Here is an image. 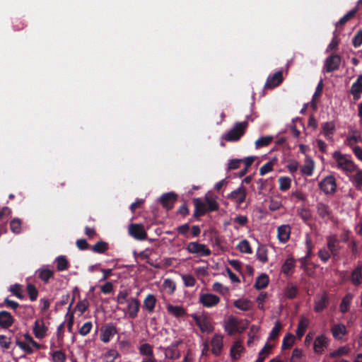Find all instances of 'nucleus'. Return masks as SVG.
Segmentation results:
<instances>
[{"mask_svg":"<svg viewBox=\"0 0 362 362\" xmlns=\"http://www.w3.org/2000/svg\"><path fill=\"white\" fill-rule=\"evenodd\" d=\"M349 155L342 154L340 151H334L332 158L337 163V168L346 172L353 173L357 169V165L349 158Z\"/></svg>","mask_w":362,"mask_h":362,"instance_id":"nucleus-1","label":"nucleus"},{"mask_svg":"<svg viewBox=\"0 0 362 362\" xmlns=\"http://www.w3.org/2000/svg\"><path fill=\"white\" fill-rule=\"evenodd\" d=\"M238 249L243 253L246 254H252V250L251 248L250 244L248 240H241L238 245Z\"/></svg>","mask_w":362,"mask_h":362,"instance_id":"nucleus-48","label":"nucleus"},{"mask_svg":"<svg viewBox=\"0 0 362 362\" xmlns=\"http://www.w3.org/2000/svg\"><path fill=\"white\" fill-rule=\"evenodd\" d=\"M224 329L228 335H233L235 332H242L245 327H240L237 318L230 315L224 322Z\"/></svg>","mask_w":362,"mask_h":362,"instance_id":"nucleus-7","label":"nucleus"},{"mask_svg":"<svg viewBox=\"0 0 362 362\" xmlns=\"http://www.w3.org/2000/svg\"><path fill=\"white\" fill-rule=\"evenodd\" d=\"M47 330V327L45 325V323L42 320H37L35 322L33 327V333L36 338L42 339L46 335V332Z\"/></svg>","mask_w":362,"mask_h":362,"instance_id":"nucleus-24","label":"nucleus"},{"mask_svg":"<svg viewBox=\"0 0 362 362\" xmlns=\"http://www.w3.org/2000/svg\"><path fill=\"white\" fill-rule=\"evenodd\" d=\"M361 142L362 138L360 132L357 129H353L349 132L346 139L344 141V144L352 147L355 144Z\"/></svg>","mask_w":362,"mask_h":362,"instance_id":"nucleus-16","label":"nucleus"},{"mask_svg":"<svg viewBox=\"0 0 362 362\" xmlns=\"http://www.w3.org/2000/svg\"><path fill=\"white\" fill-rule=\"evenodd\" d=\"M283 72L278 71L272 76H269L264 85L265 89H273L279 86L283 81Z\"/></svg>","mask_w":362,"mask_h":362,"instance_id":"nucleus-12","label":"nucleus"},{"mask_svg":"<svg viewBox=\"0 0 362 362\" xmlns=\"http://www.w3.org/2000/svg\"><path fill=\"white\" fill-rule=\"evenodd\" d=\"M233 305L241 310L248 311L251 310V302L247 299H238L233 302Z\"/></svg>","mask_w":362,"mask_h":362,"instance_id":"nucleus-37","label":"nucleus"},{"mask_svg":"<svg viewBox=\"0 0 362 362\" xmlns=\"http://www.w3.org/2000/svg\"><path fill=\"white\" fill-rule=\"evenodd\" d=\"M350 351L349 347L346 346H341L335 351L329 354L330 358H337L342 356L347 355Z\"/></svg>","mask_w":362,"mask_h":362,"instance_id":"nucleus-43","label":"nucleus"},{"mask_svg":"<svg viewBox=\"0 0 362 362\" xmlns=\"http://www.w3.org/2000/svg\"><path fill=\"white\" fill-rule=\"evenodd\" d=\"M279 189L281 191H286L291 187V180L288 177H280L279 178Z\"/></svg>","mask_w":362,"mask_h":362,"instance_id":"nucleus-52","label":"nucleus"},{"mask_svg":"<svg viewBox=\"0 0 362 362\" xmlns=\"http://www.w3.org/2000/svg\"><path fill=\"white\" fill-rule=\"evenodd\" d=\"M127 310L129 317L135 318L139 311L140 302L137 298H131L127 300Z\"/></svg>","mask_w":362,"mask_h":362,"instance_id":"nucleus-18","label":"nucleus"},{"mask_svg":"<svg viewBox=\"0 0 362 362\" xmlns=\"http://www.w3.org/2000/svg\"><path fill=\"white\" fill-rule=\"evenodd\" d=\"M163 287L169 294H173L176 289V284L172 279H166L163 281Z\"/></svg>","mask_w":362,"mask_h":362,"instance_id":"nucleus-50","label":"nucleus"},{"mask_svg":"<svg viewBox=\"0 0 362 362\" xmlns=\"http://www.w3.org/2000/svg\"><path fill=\"white\" fill-rule=\"evenodd\" d=\"M192 318L202 332L210 333L214 330V327L208 317L204 316H198L194 314L192 315Z\"/></svg>","mask_w":362,"mask_h":362,"instance_id":"nucleus-10","label":"nucleus"},{"mask_svg":"<svg viewBox=\"0 0 362 362\" xmlns=\"http://www.w3.org/2000/svg\"><path fill=\"white\" fill-rule=\"evenodd\" d=\"M355 171L356 173L351 180L354 183V185L357 189H361L362 187V170L357 168Z\"/></svg>","mask_w":362,"mask_h":362,"instance_id":"nucleus-49","label":"nucleus"},{"mask_svg":"<svg viewBox=\"0 0 362 362\" xmlns=\"http://www.w3.org/2000/svg\"><path fill=\"white\" fill-rule=\"evenodd\" d=\"M179 342H175L165 349V355L166 358L175 360L180 358V354L177 346Z\"/></svg>","mask_w":362,"mask_h":362,"instance_id":"nucleus-31","label":"nucleus"},{"mask_svg":"<svg viewBox=\"0 0 362 362\" xmlns=\"http://www.w3.org/2000/svg\"><path fill=\"white\" fill-rule=\"evenodd\" d=\"M276 163V159L274 158L269 162H267V163H265L264 165H263L260 169H259V174L261 175H264L269 172H271L273 169V166Z\"/></svg>","mask_w":362,"mask_h":362,"instance_id":"nucleus-53","label":"nucleus"},{"mask_svg":"<svg viewBox=\"0 0 362 362\" xmlns=\"http://www.w3.org/2000/svg\"><path fill=\"white\" fill-rule=\"evenodd\" d=\"M177 200V195L171 192L163 194L160 197V202L162 204L163 207L166 210L169 211L172 209L174 206V204Z\"/></svg>","mask_w":362,"mask_h":362,"instance_id":"nucleus-11","label":"nucleus"},{"mask_svg":"<svg viewBox=\"0 0 362 362\" xmlns=\"http://www.w3.org/2000/svg\"><path fill=\"white\" fill-rule=\"evenodd\" d=\"M22 221L18 218L12 219L10 222L11 230L16 234H19L21 232Z\"/></svg>","mask_w":362,"mask_h":362,"instance_id":"nucleus-44","label":"nucleus"},{"mask_svg":"<svg viewBox=\"0 0 362 362\" xmlns=\"http://www.w3.org/2000/svg\"><path fill=\"white\" fill-rule=\"evenodd\" d=\"M53 362H64L66 355L62 351H55L52 354Z\"/></svg>","mask_w":362,"mask_h":362,"instance_id":"nucleus-59","label":"nucleus"},{"mask_svg":"<svg viewBox=\"0 0 362 362\" xmlns=\"http://www.w3.org/2000/svg\"><path fill=\"white\" fill-rule=\"evenodd\" d=\"M16 344L27 354H31L33 353V349L31 347L30 344L20 340L18 337H16Z\"/></svg>","mask_w":362,"mask_h":362,"instance_id":"nucleus-42","label":"nucleus"},{"mask_svg":"<svg viewBox=\"0 0 362 362\" xmlns=\"http://www.w3.org/2000/svg\"><path fill=\"white\" fill-rule=\"evenodd\" d=\"M194 204V212L193 216L196 218L207 213L206 204L200 198H195L193 200Z\"/></svg>","mask_w":362,"mask_h":362,"instance_id":"nucleus-17","label":"nucleus"},{"mask_svg":"<svg viewBox=\"0 0 362 362\" xmlns=\"http://www.w3.org/2000/svg\"><path fill=\"white\" fill-rule=\"evenodd\" d=\"M101 332L100 339L104 343L109 342L117 332L116 327L112 325H107Z\"/></svg>","mask_w":362,"mask_h":362,"instance_id":"nucleus-21","label":"nucleus"},{"mask_svg":"<svg viewBox=\"0 0 362 362\" xmlns=\"http://www.w3.org/2000/svg\"><path fill=\"white\" fill-rule=\"evenodd\" d=\"M329 345V339L324 334L317 336L313 344L314 352L317 354H322Z\"/></svg>","mask_w":362,"mask_h":362,"instance_id":"nucleus-13","label":"nucleus"},{"mask_svg":"<svg viewBox=\"0 0 362 362\" xmlns=\"http://www.w3.org/2000/svg\"><path fill=\"white\" fill-rule=\"evenodd\" d=\"M186 250L199 257H208L211 254V250L204 244L198 242H190L186 246Z\"/></svg>","mask_w":362,"mask_h":362,"instance_id":"nucleus-4","label":"nucleus"},{"mask_svg":"<svg viewBox=\"0 0 362 362\" xmlns=\"http://www.w3.org/2000/svg\"><path fill=\"white\" fill-rule=\"evenodd\" d=\"M298 215L305 222H307L312 218L310 211L306 208L300 209L298 211Z\"/></svg>","mask_w":362,"mask_h":362,"instance_id":"nucleus-60","label":"nucleus"},{"mask_svg":"<svg viewBox=\"0 0 362 362\" xmlns=\"http://www.w3.org/2000/svg\"><path fill=\"white\" fill-rule=\"evenodd\" d=\"M156 298L153 294H148L144 300L143 308L146 309L149 313L154 311L156 304Z\"/></svg>","mask_w":362,"mask_h":362,"instance_id":"nucleus-32","label":"nucleus"},{"mask_svg":"<svg viewBox=\"0 0 362 362\" xmlns=\"http://www.w3.org/2000/svg\"><path fill=\"white\" fill-rule=\"evenodd\" d=\"M129 233L134 239L144 240L147 238V233L144 227L140 223H132L129 226Z\"/></svg>","mask_w":362,"mask_h":362,"instance_id":"nucleus-9","label":"nucleus"},{"mask_svg":"<svg viewBox=\"0 0 362 362\" xmlns=\"http://www.w3.org/2000/svg\"><path fill=\"white\" fill-rule=\"evenodd\" d=\"M319 258L325 263L327 262L332 257L330 250L328 248L323 247L318 251Z\"/></svg>","mask_w":362,"mask_h":362,"instance_id":"nucleus-55","label":"nucleus"},{"mask_svg":"<svg viewBox=\"0 0 362 362\" xmlns=\"http://www.w3.org/2000/svg\"><path fill=\"white\" fill-rule=\"evenodd\" d=\"M335 130V124L334 122H327L322 124V132L324 136L328 141L333 140L334 132Z\"/></svg>","mask_w":362,"mask_h":362,"instance_id":"nucleus-25","label":"nucleus"},{"mask_svg":"<svg viewBox=\"0 0 362 362\" xmlns=\"http://www.w3.org/2000/svg\"><path fill=\"white\" fill-rule=\"evenodd\" d=\"M205 204H206V209L208 212L216 211L218 210V204L214 197H206Z\"/></svg>","mask_w":362,"mask_h":362,"instance_id":"nucleus-40","label":"nucleus"},{"mask_svg":"<svg viewBox=\"0 0 362 362\" xmlns=\"http://www.w3.org/2000/svg\"><path fill=\"white\" fill-rule=\"evenodd\" d=\"M58 271H64L69 267V262L64 256H59L56 259Z\"/></svg>","mask_w":362,"mask_h":362,"instance_id":"nucleus-45","label":"nucleus"},{"mask_svg":"<svg viewBox=\"0 0 362 362\" xmlns=\"http://www.w3.org/2000/svg\"><path fill=\"white\" fill-rule=\"evenodd\" d=\"M29 298L31 301H35L38 296V291L35 285L28 284L26 287Z\"/></svg>","mask_w":362,"mask_h":362,"instance_id":"nucleus-47","label":"nucleus"},{"mask_svg":"<svg viewBox=\"0 0 362 362\" xmlns=\"http://www.w3.org/2000/svg\"><path fill=\"white\" fill-rule=\"evenodd\" d=\"M168 312L175 317H180L185 315L184 308L181 306L168 304L167 306Z\"/></svg>","mask_w":362,"mask_h":362,"instance_id":"nucleus-36","label":"nucleus"},{"mask_svg":"<svg viewBox=\"0 0 362 362\" xmlns=\"http://www.w3.org/2000/svg\"><path fill=\"white\" fill-rule=\"evenodd\" d=\"M353 297L354 296L351 293H346L343 297L339 305V310L341 313H346L349 310Z\"/></svg>","mask_w":362,"mask_h":362,"instance_id":"nucleus-33","label":"nucleus"},{"mask_svg":"<svg viewBox=\"0 0 362 362\" xmlns=\"http://www.w3.org/2000/svg\"><path fill=\"white\" fill-rule=\"evenodd\" d=\"M308 325L309 320L304 316H301L296 329V335L298 339H300L304 335Z\"/></svg>","mask_w":362,"mask_h":362,"instance_id":"nucleus-34","label":"nucleus"},{"mask_svg":"<svg viewBox=\"0 0 362 362\" xmlns=\"http://www.w3.org/2000/svg\"><path fill=\"white\" fill-rule=\"evenodd\" d=\"M313 170H314V165H313V162H311L310 163H307L301 168V173L303 175H305L308 176H311L313 173Z\"/></svg>","mask_w":362,"mask_h":362,"instance_id":"nucleus-62","label":"nucleus"},{"mask_svg":"<svg viewBox=\"0 0 362 362\" xmlns=\"http://www.w3.org/2000/svg\"><path fill=\"white\" fill-rule=\"evenodd\" d=\"M269 284V277L265 274H262L257 277L255 284V288L257 290L263 289L267 286Z\"/></svg>","mask_w":362,"mask_h":362,"instance_id":"nucleus-39","label":"nucleus"},{"mask_svg":"<svg viewBox=\"0 0 362 362\" xmlns=\"http://www.w3.org/2000/svg\"><path fill=\"white\" fill-rule=\"evenodd\" d=\"M247 127L248 122L247 121L236 122L233 127L222 136V139L230 142L238 141L245 134Z\"/></svg>","mask_w":362,"mask_h":362,"instance_id":"nucleus-2","label":"nucleus"},{"mask_svg":"<svg viewBox=\"0 0 362 362\" xmlns=\"http://www.w3.org/2000/svg\"><path fill=\"white\" fill-rule=\"evenodd\" d=\"M93 325L91 322H86L83 324V325L80 328L78 332L81 336H86L90 333L92 329Z\"/></svg>","mask_w":362,"mask_h":362,"instance_id":"nucleus-61","label":"nucleus"},{"mask_svg":"<svg viewBox=\"0 0 362 362\" xmlns=\"http://www.w3.org/2000/svg\"><path fill=\"white\" fill-rule=\"evenodd\" d=\"M341 58L339 54H333L329 56L325 62L323 71L331 73L339 69Z\"/></svg>","mask_w":362,"mask_h":362,"instance_id":"nucleus-6","label":"nucleus"},{"mask_svg":"<svg viewBox=\"0 0 362 362\" xmlns=\"http://www.w3.org/2000/svg\"><path fill=\"white\" fill-rule=\"evenodd\" d=\"M291 234V228L288 225H282L277 228V236L281 243H286Z\"/></svg>","mask_w":362,"mask_h":362,"instance_id":"nucleus-27","label":"nucleus"},{"mask_svg":"<svg viewBox=\"0 0 362 362\" xmlns=\"http://www.w3.org/2000/svg\"><path fill=\"white\" fill-rule=\"evenodd\" d=\"M140 355L145 356V358H155L153 346L150 344L144 343L139 347Z\"/></svg>","mask_w":362,"mask_h":362,"instance_id":"nucleus-35","label":"nucleus"},{"mask_svg":"<svg viewBox=\"0 0 362 362\" xmlns=\"http://www.w3.org/2000/svg\"><path fill=\"white\" fill-rule=\"evenodd\" d=\"M296 260L292 257H288L281 267V272L286 276H291L294 271Z\"/></svg>","mask_w":362,"mask_h":362,"instance_id":"nucleus-23","label":"nucleus"},{"mask_svg":"<svg viewBox=\"0 0 362 362\" xmlns=\"http://www.w3.org/2000/svg\"><path fill=\"white\" fill-rule=\"evenodd\" d=\"M293 343L294 336L291 333H288L283 339L281 348L283 350L290 349L293 346Z\"/></svg>","mask_w":362,"mask_h":362,"instance_id":"nucleus-46","label":"nucleus"},{"mask_svg":"<svg viewBox=\"0 0 362 362\" xmlns=\"http://www.w3.org/2000/svg\"><path fill=\"white\" fill-rule=\"evenodd\" d=\"M316 209L318 216L322 219H328L332 216V211L329 205L323 202H317L316 204Z\"/></svg>","mask_w":362,"mask_h":362,"instance_id":"nucleus-20","label":"nucleus"},{"mask_svg":"<svg viewBox=\"0 0 362 362\" xmlns=\"http://www.w3.org/2000/svg\"><path fill=\"white\" fill-rule=\"evenodd\" d=\"M128 296L129 292L127 290L120 291L117 296V302L121 305L124 304L127 302L128 300L127 298Z\"/></svg>","mask_w":362,"mask_h":362,"instance_id":"nucleus-64","label":"nucleus"},{"mask_svg":"<svg viewBox=\"0 0 362 362\" xmlns=\"http://www.w3.org/2000/svg\"><path fill=\"white\" fill-rule=\"evenodd\" d=\"M329 300L327 293H323L320 298L315 302L314 310L322 313L329 305Z\"/></svg>","mask_w":362,"mask_h":362,"instance_id":"nucleus-28","label":"nucleus"},{"mask_svg":"<svg viewBox=\"0 0 362 362\" xmlns=\"http://www.w3.org/2000/svg\"><path fill=\"white\" fill-rule=\"evenodd\" d=\"M211 353L218 356L221 354L223 349V336L221 334H215L211 341Z\"/></svg>","mask_w":362,"mask_h":362,"instance_id":"nucleus-15","label":"nucleus"},{"mask_svg":"<svg viewBox=\"0 0 362 362\" xmlns=\"http://www.w3.org/2000/svg\"><path fill=\"white\" fill-rule=\"evenodd\" d=\"M327 248L330 250L332 257L334 259L340 258V250L342 246L337 235H331L326 238Z\"/></svg>","mask_w":362,"mask_h":362,"instance_id":"nucleus-5","label":"nucleus"},{"mask_svg":"<svg viewBox=\"0 0 362 362\" xmlns=\"http://www.w3.org/2000/svg\"><path fill=\"white\" fill-rule=\"evenodd\" d=\"M319 188L326 195L333 194L337 191V182L333 175H327L318 184Z\"/></svg>","mask_w":362,"mask_h":362,"instance_id":"nucleus-3","label":"nucleus"},{"mask_svg":"<svg viewBox=\"0 0 362 362\" xmlns=\"http://www.w3.org/2000/svg\"><path fill=\"white\" fill-rule=\"evenodd\" d=\"M244 351V347L240 341H235L230 348V354L233 360L240 358L241 354Z\"/></svg>","mask_w":362,"mask_h":362,"instance_id":"nucleus-30","label":"nucleus"},{"mask_svg":"<svg viewBox=\"0 0 362 362\" xmlns=\"http://www.w3.org/2000/svg\"><path fill=\"white\" fill-rule=\"evenodd\" d=\"M36 274L37 277L44 282V284H48L49 279L53 278L54 272L47 268H40L37 270Z\"/></svg>","mask_w":362,"mask_h":362,"instance_id":"nucleus-29","label":"nucleus"},{"mask_svg":"<svg viewBox=\"0 0 362 362\" xmlns=\"http://www.w3.org/2000/svg\"><path fill=\"white\" fill-rule=\"evenodd\" d=\"M282 328V325L279 321H276L274 327L269 334V339L274 340L279 337V332Z\"/></svg>","mask_w":362,"mask_h":362,"instance_id":"nucleus-54","label":"nucleus"},{"mask_svg":"<svg viewBox=\"0 0 362 362\" xmlns=\"http://www.w3.org/2000/svg\"><path fill=\"white\" fill-rule=\"evenodd\" d=\"M349 279L355 286L362 284V265H357L352 270Z\"/></svg>","mask_w":362,"mask_h":362,"instance_id":"nucleus-19","label":"nucleus"},{"mask_svg":"<svg viewBox=\"0 0 362 362\" xmlns=\"http://www.w3.org/2000/svg\"><path fill=\"white\" fill-rule=\"evenodd\" d=\"M272 139L273 137L270 136L260 137L255 141V146L257 148L267 146L271 143Z\"/></svg>","mask_w":362,"mask_h":362,"instance_id":"nucleus-56","label":"nucleus"},{"mask_svg":"<svg viewBox=\"0 0 362 362\" xmlns=\"http://www.w3.org/2000/svg\"><path fill=\"white\" fill-rule=\"evenodd\" d=\"M357 8L349 11L346 15H344L340 20L337 23L336 26L343 25L350 19H351L356 15L357 12Z\"/></svg>","mask_w":362,"mask_h":362,"instance_id":"nucleus-51","label":"nucleus"},{"mask_svg":"<svg viewBox=\"0 0 362 362\" xmlns=\"http://www.w3.org/2000/svg\"><path fill=\"white\" fill-rule=\"evenodd\" d=\"M298 292V287L296 285L288 284L284 291L285 296L288 299L296 298Z\"/></svg>","mask_w":362,"mask_h":362,"instance_id":"nucleus-41","label":"nucleus"},{"mask_svg":"<svg viewBox=\"0 0 362 362\" xmlns=\"http://www.w3.org/2000/svg\"><path fill=\"white\" fill-rule=\"evenodd\" d=\"M91 250L95 253L103 254L109 249V244L107 242L100 240L91 247Z\"/></svg>","mask_w":362,"mask_h":362,"instance_id":"nucleus-38","label":"nucleus"},{"mask_svg":"<svg viewBox=\"0 0 362 362\" xmlns=\"http://www.w3.org/2000/svg\"><path fill=\"white\" fill-rule=\"evenodd\" d=\"M9 291L19 299H23L24 296L21 293V286L16 284L11 286Z\"/></svg>","mask_w":362,"mask_h":362,"instance_id":"nucleus-58","label":"nucleus"},{"mask_svg":"<svg viewBox=\"0 0 362 362\" xmlns=\"http://www.w3.org/2000/svg\"><path fill=\"white\" fill-rule=\"evenodd\" d=\"M14 322V318L10 313L6 310L0 311V327L7 329L10 327Z\"/></svg>","mask_w":362,"mask_h":362,"instance_id":"nucleus-22","label":"nucleus"},{"mask_svg":"<svg viewBox=\"0 0 362 362\" xmlns=\"http://www.w3.org/2000/svg\"><path fill=\"white\" fill-rule=\"evenodd\" d=\"M221 301V298L213 293H201L199 298V302L205 308H213L217 305Z\"/></svg>","mask_w":362,"mask_h":362,"instance_id":"nucleus-8","label":"nucleus"},{"mask_svg":"<svg viewBox=\"0 0 362 362\" xmlns=\"http://www.w3.org/2000/svg\"><path fill=\"white\" fill-rule=\"evenodd\" d=\"M331 332L334 339H341L347 334V329L344 324L339 323L332 327Z\"/></svg>","mask_w":362,"mask_h":362,"instance_id":"nucleus-26","label":"nucleus"},{"mask_svg":"<svg viewBox=\"0 0 362 362\" xmlns=\"http://www.w3.org/2000/svg\"><path fill=\"white\" fill-rule=\"evenodd\" d=\"M354 47H358L362 45V30H359L352 39Z\"/></svg>","mask_w":362,"mask_h":362,"instance_id":"nucleus-63","label":"nucleus"},{"mask_svg":"<svg viewBox=\"0 0 362 362\" xmlns=\"http://www.w3.org/2000/svg\"><path fill=\"white\" fill-rule=\"evenodd\" d=\"M182 279L183 280L185 286L187 287H192L196 284V280L194 277L191 274H182Z\"/></svg>","mask_w":362,"mask_h":362,"instance_id":"nucleus-57","label":"nucleus"},{"mask_svg":"<svg viewBox=\"0 0 362 362\" xmlns=\"http://www.w3.org/2000/svg\"><path fill=\"white\" fill-rule=\"evenodd\" d=\"M247 195L246 189L243 186H240L238 189L233 190L229 195L228 198L240 205L245 200Z\"/></svg>","mask_w":362,"mask_h":362,"instance_id":"nucleus-14","label":"nucleus"}]
</instances>
